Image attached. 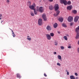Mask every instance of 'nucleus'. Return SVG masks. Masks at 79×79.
Masks as SVG:
<instances>
[{
	"label": "nucleus",
	"instance_id": "1",
	"mask_svg": "<svg viewBox=\"0 0 79 79\" xmlns=\"http://www.w3.org/2000/svg\"><path fill=\"white\" fill-rule=\"evenodd\" d=\"M75 31L77 33L76 36V39H79V26L76 29Z\"/></svg>",
	"mask_w": 79,
	"mask_h": 79
},
{
	"label": "nucleus",
	"instance_id": "2",
	"mask_svg": "<svg viewBox=\"0 0 79 79\" xmlns=\"http://www.w3.org/2000/svg\"><path fill=\"white\" fill-rule=\"evenodd\" d=\"M61 3L63 4V3L65 5L67 4V1L66 0H60Z\"/></svg>",
	"mask_w": 79,
	"mask_h": 79
},
{
	"label": "nucleus",
	"instance_id": "3",
	"mask_svg": "<svg viewBox=\"0 0 79 79\" xmlns=\"http://www.w3.org/2000/svg\"><path fill=\"white\" fill-rule=\"evenodd\" d=\"M54 8L55 11H57L59 9V6L58 4H56L54 6Z\"/></svg>",
	"mask_w": 79,
	"mask_h": 79
},
{
	"label": "nucleus",
	"instance_id": "4",
	"mask_svg": "<svg viewBox=\"0 0 79 79\" xmlns=\"http://www.w3.org/2000/svg\"><path fill=\"white\" fill-rule=\"evenodd\" d=\"M67 19L68 21H69V22H71V21H72L73 20V17L71 16H69L68 18Z\"/></svg>",
	"mask_w": 79,
	"mask_h": 79
},
{
	"label": "nucleus",
	"instance_id": "5",
	"mask_svg": "<svg viewBox=\"0 0 79 79\" xmlns=\"http://www.w3.org/2000/svg\"><path fill=\"white\" fill-rule=\"evenodd\" d=\"M46 37L47 38V40H51V39H52V37H51V36L49 34H46Z\"/></svg>",
	"mask_w": 79,
	"mask_h": 79
},
{
	"label": "nucleus",
	"instance_id": "6",
	"mask_svg": "<svg viewBox=\"0 0 79 79\" xmlns=\"http://www.w3.org/2000/svg\"><path fill=\"white\" fill-rule=\"evenodd\" d=\"M38 24L41 26L42 24V20L41 19H39L38 20Z\"/></svg>",
	"mask_w": 79,
	"mask_h": 79
},
{
	"label": "nucleus",
	"instance_id": "7",
	"mask_svg": "<svg viewBox=\"0 0 79 79\" xmlns=\"http://www.w3.org/2000/svg\"><path fill=\"white\" fill-rule=\"evenodd\" d=\"M79 19V17L78 16H76L75 17L74 19V22H77L78 21V20Z\"/></svg>",
	"mask_w": 79,
	"mask_h": 79
},
{
	"label": "nucleus",
	"instance_id": "8",
	"mask_svg": "<svg viewBox=\"0 0 79 79\" xmlns=\"http://www.w3.org/2000/svg\"><path fill=\"white\" fill-rule=\"evenodd\" d=\"M42 18L44 21H47V17H46V15L45 14H44L43 15Z\"/></svg>",
	"mask_w": 79,
	"mask_h": 79
},
{
	"label": "nucleus",
	"instance_id": "9",
	"mask_svg": "<svg viewBox=\"0 0 79 79\" xmlns=\"http://www.w3.org/2000/svg\"><path fill=\"white\" fill-rule=\"evenodd\" d=\"M46 29L48 31H51L52 30V27L49 26H47Z\"/></svg>",
	"mask_w": 79,
	"mask_h": 79
},
{
	"label": "nucleus",
	"instance_id": "10",
	"mask_svg": "<svg viewBox=\"0 0 79 79\" xmlns=\"http://www.w3.org/2000/svg\"><path fill=\"white\" fill-rule=\"evenodd\" d=\"M39 11H40V12L42 13V12L44 11L43 7H40L39 9Z\"/></svg>",
	"mask_w": 79,
	"mask_h": 79
},
{
	"label": "nucleus",
	"instance_id": "11",
	"mask_svg": "<svg viewBox=\"0 0 79 79\" xmlns=\"http://www.w3.org/2000/svg\"><path fill=\"white\" fill-rule=\"evenodd\" d=\"M60 11L59 10H57L56 11V14H54V16H58V15H59V14H60Z\"/></svg>",
	"mask_w": 79,
	"mask_h": 79
},
{
	"label": "nucleus",
	"instance_id": "12",
	"mask_svg": "<svg viewBox=\"0 0 79 79\" xmlns=\"http://www.w3.org/2000/svg\"><path fill=\"white\" fill-rule=\"evenodd\" d=\"M72 8H73V6H68L67 7V9L69 10H71Z\"/></svg>",
	"mask_w": 79,
	"mask_h": 79
},
{
	"label": "nucleus",
	"instance_id": "13",
	"mask_svg": "<svg viewBox=\"0 0 79 79\" xmlns=\"http://www.w3.org/2000/svg\"><path fill=\"white\" fill-rule=\"evenodd\" d=\"M10 30H11L12 32V36H13V37H15V36L16 35H15V33L13 32V31L12 30V29H11L10 28Z\"/></svg>",
	"mask_w": 79,
	"mask_h": 79
},
{
	"label": "nucleus",
	"instance_id": "14",
	"mask_svg": "<svg viewBox=\"0 0 79 79\" xmlns=\"http://www.w3.org/2000/svg\"><path fill=\"white\" fill-rule=\"evenodd\" d=\"M29 7L31 10H35V9H34V6H29Z\"/></svg>",
	"mask_w": 79,
	"mask_h": 79
},
{
	"label": "nucleus",
	"instance_id": "15",
	"mask_svg": "<svg viewBox=\"0 0 79 79\" xmlns=\"http://www.w3.org/2000/svg\"><path fill=\"white\" fill-rule=\"evenodd\" d=\"M54 27V28H56L58 27V24L56 23H55L53 25Z\"/></svg>",
	"mask_w": 79,
	"mask_h": 79
},
{
	"label": "nucleus",
	"instance_id": "16",
	"mask_svg": "<svg viewBox=\"0 0 79 79\" xmlns=\"http://www.w3.org/2000/svg\"><path fill=\"white\" fill-rule=\"evenodd\" d=\"M30 36H27V39L28 40H29V41H31V38L29 37Z\"/></svg>",
	"mask_w": 79,
	"mask_h": 79
},
{
	"label": "nucleus",
	"instance_id": "17",
	"mask_svg": "<svg viewBox=\"0 0 79 79\" xmlns=\"http://www.w3.org/2000/svg\"><path fill=\"white\" fill-rule=\"evenodd\" d=\"M72 13L74 14H76L77 13V11L76 10H73L72 11Z\"/></svg>",
	"mask_w": 79,
	"mask_h": 79
},
{
	"label": "nucleus",
	"instance_id": "18",
	"mask_svg": "<svg viewBox=\"0 0 79 79\" xmlns=\"http://www.w3.org/2000/svg\"><path fill=\"white\" fill-rule=\"evenodd\" d=\"M59 21H60V22H62L63 21V19L61 17L60 18H59Z\"/></svg>",
	"mask_w": 79,
	"mask_h": 79
},
{
	"label": "nucleus",
	"instance_id": "19",
	"mask_svg": "<svg viewBox=\"0 0 79 79\" xmlns=\"http://www.w3.org/2000/svg\"><path fill=\"white\" fill-rule=\"evenodd\" d=\"M70 79H75V77L73 75H71L70 76Z\"/></svg>",
	"mask_w": 79,
	"mask_h": 79
},
{
	"label": "nucleus",
	"instance_id": "20",
	"mask_svg": "<svg viewBox=\"0 0 79 79\" xmlns=\"http://www.w3.org/2000/svg\"><path fill=\"white\" fill-rule=\"evenodd\" d=\"M57 58L59 60H61V56L58 55L57 56Z\"/></svg>",
	"mask_w": 79,
	"mask_h": 79
},
{
	"label": "nucleus",
	"instance_id": "21",
	"mask_svg": "<svg viewBox=\"0 0 79 79\" xmlns=\"http://www.w3.org/2000/svg\"><path fill=\"white\" fill-rule=\"evenodd\" d=\"M17 77L18 78H21V76H20V75L19 73L17 74Z\"/></svg>",
	"mask_w": 79,
	"mask_h": 79
},
{
	"label": "nucleus",
	"instance_id": "22",
	"mask_svg": "<svg viewBox=\"0 0 79 79\" xmlns=\"http://www.w3.org/2000/svg\"><path fill=\"white\" fill-rule=\"evenodd\" d=\"M49 9L51 10H52L53 9V6H49Z\"/></svg>",
	"mask_w": 79,
	"mask_h": 79
},
{
	"label": "nucleus",
	"instance_id": "23",
	"mask_svg": "<svg viewBox=\"0 0 79 79\" xmlns=\"http://www.w3.org/2000/svg\"><path fill=\"white\" fill-rule=\"evenodd\" d=\"M30 15L32 16H34V14L33 13L32 11H31L30 13Z\"/></svg>",
	"mask_w": 79,
	"mask_h": 79
},
{
	"label": "nucleus",
	"instance_id": "24",
	"mask_svg": "<svg viewBox=\"0 0 79 79\" xmlns=\"http://www.w3.org/2000/svg\"><path fill=\"white\" fill-rule=\"evenodd\" d=\"M64 38L65 39V40H68V37H67V36H64Z\"/></svg>",
	"mask_w": 79,
	"mask_h": 79
},
{
	"label": "nucleus",
	"instance_id": "25",
	"mask_svg": "<svg viewBox=\"0 0 79 79\" xmlns=\"http://www.w3.org/2000/svg\"><path fill=\"white\" fill-rule=\"evenodd\" d=\"M54 45H56V46H57V45H58V42L57 41H56L54 42Z\"/></svg>",
	"mask_w": 79,
	"mask_h": 79
},
{
	"label": "nucleus",
	"instance_id": "26",
	"mask_svg": "<svg viewBox=\"0 0 79 79\" xmlns=\"http://www.w3.org/2000/svg\"><path fill=\"white\" fill-rule=\"evenodd\" d=\"M51 36L52 37H53L54 36V34L53 33H51L50 34Z\"/></svg>",
	"mask_w": 79,
	"mask_h": 79
},
{
	"label": "nucleus",
	"instance_id": "27",
	"mask_svg": "<svg viewBox=\"0 0 79 79\" xmlns=\"http://www.w3.org/2000/svg\"><path fill=\"white\" fill-rule=\"evenodd\" d=\"M60 48L61 50H64V47L63 46H60Z\"/></svg>",
	"mask_w": 79,
	"mask_h": 79
},
{
	"label": "nucleus",
	"instance_id": "28",
	"mask_svg": "<svg viewBox=\"0 0 79 79\" xmlns=\"http://www.w3.org/2000/svg\"><path fill=\"white\" fill-rule=\"evenodd\" d=\"M62 26L63 27H67V26H66V25L64 23H63L62 24Z\"/></svg>",
	"mask_w": 79,
	"mask_h": 79
},
{
	"label": "nucleus",
	"instance_id": "29",
	"mask_svg": "<svg viewBox=\"0 0 79 79\" xmlns=\"http://www.w3.org/2000/svg\"><path fill=\"white\" fill-rule=\"evenodd\" d=\"M71 2L70 1H69L67 2L68 5H71Z\"/></svg>",
	"mask_w": 79,
	"mask_h": 79
},
{
	"label": "nucleus",
	"instance_id": "30",
	"mask_svg": "<svg viewBox=\"0 0 79 79\" xmlns=\"http://www.w3.org/2000/svg\"><path fill=\"white\" fill-rule=\"evenodd\" d=\"M66 72H67V75H69V72H68V70H65Z\"/></svg>",
	"mask_w": 79,
	"mask_h": 79
},
{
	"label": "nucleus",
	"instance_id": "31",
	"mask_svg": "<svg viewBox=\"0 0 79 79\" xmlns=\"http://www.w3.org/2000/svg\"><path fill=\"white\" fill-rule=\"evenodd\" d=\"M34 12L35 15H37V12H36V11H35V9H34Z\"/></svg>",
	"mask_w": 79,
	"mask_h": 79
},
{
	"label": "nucleus",
	"instance_id": "32",
	"mask_svg": "<svg viewBox=\"0 0 79 79\" xmlns=\"http://www.w3.org/2000/svg\"><path fill=\"white\" fill-rule=\"evenodd\" d=\"M73 24H74V23H73V22H71L70 23V26H73Z\"/></svg>",
	"mask_w": 79,
	"mask_h": 79
},
{
	"label": "nucleus",
	"instance_id": "33",
	"mask_svg": "<svg viewBox=\"0 0 79 79\" xmlns=\"http://www.w3.org/2000/svg\"><path fill=\"white\" fill-rule=\"evenodd\" d=\"M57 66H61V64L59 63H57Z\"/></svg>",
	"mask_w": 79,
	"mask_h": 79
},
{
	"label": "nucleus",
	"instance_id": "34",
	"mask_svg": "<svg viewBox=\"0 0 79 79\" xmlns=\"http://www.w3.org/2000/svg\"><path fill=\"white\" fill-rule=\"evenodd\" d=\"M6 2L8 3H10V0H6Z\"/></svg>",
	"mask_w": 79,
	"mask_h": 79
},
{
	"label": "nucleus",
	"instance_id": "35",
	"mask_svg": "<svg viewBox=\"0 0 79 79\" xmlns=\"http://www.w3.org/2000/svg\"><path fill=\"white\" fill-rule=\"evenodd\" d=\"M75 75L76 76H78V74H77V73H75Z\"/></svg>",
	"mask_w": 79,
	"mask_h": 79
},
{
	"label": "nucleus",
	"instance_id": "36",
	"mask_svg": "<svg viewBox=\"0 0 79 79\" xmlns=\"http://www.w3.org/2000/svg\"><path fill=\"white\" fill-rule=\"evenodd\" d=\"M28 4L29 5H31V2L29 1V2H28Z\"/></svg>",
	"mask_w": 79,
	"mask_h": 79
},
{
	"label": "nucleus",
	"instance_id": "37",
	"mask_svg": "<svg viewBox=\"0 0 79 79\" xmlns=\"http://www.w3.org/2000/svg\"><path fill=\"white\" fill-rule=\"evenodd\" d=\"M33 6H34V7H35V3H33Z\"/></svg>",
	"mask_w": 79,
	"mask_h": 79
},
{
	"label": "nucleus",
	"instance_id": "38",
	"mask_svg": "<svg viewBox=\"0 0 79 79\" xmlns=\"http://www.w3.org/2000/svg\"><path fill=\"white\" fill-rule=\"evenodd\" d=\"M44 76H45V77H47V75H46L45 73H44Z\"/></svg>",
	"mask_w": 79,
	"mask_h": 79
},
{
	"label": "nucleus",
	"instance_id": "39",
	"mask_svg": "<svg viewBox=\"0 0 79 79\" xmlns=\"http://www.w3.org/2000/svg\"><path fill=\"white\" fill-rule=\"evenodd\" d=\"M2 16V14H0V18H1Z\"/></svg>",
	"mask_w": 79,
	"mask_h": 79
},
{
	"label": "nucleus",
	"instance_id": "40",
	"mask_svg": "<svg viewBox=\"0 0 79 79\" xmlns=\"http://www.w3.org/2000/svg\"><path fill=\"white\" fill-rule=\"evenodd\" d=\"M71 48V47L70 46H69L68 47V48Z\"/></svg>",
	"mask_w": 79,
	"mask_h": 79
},
{
	"label": "nucleus",
	"instance_id": "41",
	"mask_svg": "<svg viewBox=\"0 0 79 79\" xmlns=\"http://www.w3.org/2000/svg\"><path fill=\"white\" fill-rule=\"evenodd\" d=\"M54 55H56V52H54Z\"/></svg>",
	"mask_w": 79,
	"mask_h": 79
},
{
	"label": "nucleus",
	"instance_id": "42",
	"mask_svg": "<svg viewBox=\"0 0 79 79\" xmlns=\"http://www.w3.org/2000/svg\"><path fill=\"white\" fill-rule=\"evenodd\" d=\"M53 0H49V2H53Z\"/></svg>",
	"mask_w": 79,
	"mask_h": 79
},
{
	"label": "nucleus",
	"instance_id": "43",
	"mask_svg": "<svg viewBox=\"0 0 79 79\" xmlns=\"http://www.w3.org/2000/svg\"><path fill=\"white\" fill-rule=\"evenodd\" d=\"M3 20H2L1 21V24H2V23H3Z\"/></svg>",
	"mask_w": 79,
	"mask_h": 79
},
{
	"label": "nucleus",
	"instance_id": "44",
	"mask_svg": "<svg viewBox=\"0 0 79 79\" xmlns=\"http://www.w3.org/2000/svg\"><path fill=\"white\" fill-rule=\"evenodd\" d=\"M78 77H76V79H78Z\"/></svg>",
	"mask_w": 79,
	"mask_h": 79
},
{
	"label": "nucleus",
	"instance_id": "45",
	"mask_svg": "<svg viewBox=\"0 0 79 79\" xmlns=\"http://www.w3.org/2000/svg\"><path fill=\"white\" fill-rule=\"evenodd\" d=\"M77 44H78V45H79V40L78 41Z\"/></svg>",
	"mask_w": 79,
	"mask_h": 79
},
{
	"label": "nucleus",
	"instance_id": "46",
	"mask_svg": "<svg viewBox=\"0 0 79 79\" xmlns=\"http://www.w3.org/2000/svg\"><path fill=\"white\" fill-rule=\"evenodd\" d=\"M66 35L67 36H68V37H69V35Z\"/></svg>",
	"mask_w": 79,
	"mask_h": 79
},
{
	"label": "nucleus",
	"instance_id": "47",
	"mask_svg": "<svg viewBox=\"0 0 79 79\" xmlns=\"http://www.w3.org/2000/svg\"><path fill=\"white\" fill-rule=\"evenodd\" d=\"M58 33L59 34H60V32H59V31H58Z\"/></svg>",
	"mask_w": 79,
	"mask_h": 79
},
{
	"label": "nucleus",
	"instance_id": "48",
	"mask_svg": "<svg viewBox=\"0 0 79 79\" xmlns=\"http://www.w3.org/2000/svg\"><path fill=\"white\" fill-rule=\"evenodd\" d=\"M37 9H38V8H39V7H38V6H37Z\"/></svg>",
	"mask_w": 79,
	"mask_h": 79
},
{
	"label": "nucleus",
	"instance_id": "49",
	"mask_svg": "<svg viewBox=\"0 0 79 79\" xmlns=\"http://www.w3.org/2000/svg\"><path fill=\"white\" fill-rule=\"evenodd\" d=\"M1 19H2V18H1V17H0V20H1Z\"/></svg>",
	"mask_w": 79,
	"mask_h": 79
}]
</instances>
